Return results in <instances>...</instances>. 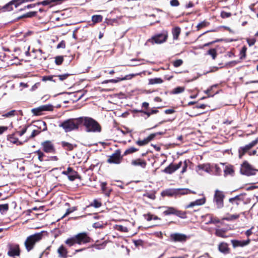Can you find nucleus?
Returning <instances> with one entry per match:
<instances>
[{"label": "nucleus", "instance_id": "1", "mask_svg": "<svg viewBox=\"0 0 258 258\" xmlns=\"http://www.w3.org/2000/svg\"><path fill=\"white\" fill-rule=\"evenodd\" d=\"M91 240V238L86 232H81L67 238L64 243L69 247H71L75 244L82 245L89 243Z\"/></svg>", "mask_w": 258, "mask_h": 258}, {"label": "nucleus", "instance_id": "2", "mask_svg": "<svg viewBox=\"0 0 258 258\" xmlns=\"http://www.w3.org/2000/svg\"><path fill=\"white\" fill-rule=\"evenodd\" d=\"M81 124H83L87 132L100 133L101 126L95 119L89 117H80Z\"/></svg>", "mask_w": 258, "mask_h": 258}, {"label": "nucleus", "instance_id": "3", "mask_svg": "<svg viewBox=\"0 0 258 258\" xmlns=\"http://www.w3.org/2000/svg\"><path fill=\"white\" fill-rule=\"evenodd\" d=\"M81 124L80 117L71 118L63 121L59 125V127H62L66 132H69L78 128Z\"/></svg>", "mask_w": 258, "mask_h": 258}, {"label": "nucleus", "instance_id": "4", "mask_svg": "<svg viewBox=\"0 0 258 258\" xmlns=\"http://www.w3.org/2000/svg\"><path fill=\"white\" fill-rule=\"evenodd\" d=\"M189 193L195 194V192L192 191L187 188H176V189H167L163 190L161 195L163 197H178L181 195H186Z\"/></svg>", "mask_w": 258, "mask_h": 258}, {"label": "nucleus", "instance_id": "5", "mask_svg": "<svg viewBox=\"0 0 258 258\" xmlns=\"http://www.w3.org/2000/svg\"><path fill=\"white\" fill-rule=\"evenodd\" d=\"M42 238V233H36L28 236L24 243L26 249L28 251L31 250L35 244L40 241Z\"/></svg>", "mask_w": 258, "mask_h": 258}, {"label": "nucleus", "instance_id": "6", "mask_svg": "<svg viewBox=\"0 0 258 258\" xmlns=\"http://www.w3.org/2000/svg\"><path fill=\"white\" fill-rule=\"evenodd\" d=\"M225 197L223 191L216 189L215 191L214 202L216 203L218 208H221L223 207V199Z\"/></svg>", "mask_w": 258, "mask_h": 258}, {"label": "nucleus", "instance_id": "7", "mask_svg": "<svg viewBox=\"0 0 258 258\" xmlns=\"http://www.w3.org/2000/svg\"><path fill=\"white\" fill-rule=\"evenodd\" d=\"M258 170L254 169L246 162H245L241 165L240 172L242 174L247 176L255 175Z\"/></svg>", "mask_w": 258, "mask_h": 258}, {"label": "nucleus", "instance_id": "8", "mask_svg": "<svg viewBox=\"0 0 258 258\" xmlns=\"http://www.w3.org/2000/svg\"><path fill=\"white\" fill-rule=\"evenodd\" d=\"M53 106L51 104H45L40 106L38 107L32 109V112L35 115H39L43 111H51L53 110Z\"/></svg>", "mask_w": 258, "mask_h": 258}, {"label": "nucleus", "instance_id": "9", "mask_svg": "<svg viewBox=\"0 0 258 258\" xmlns=\"http://www.w3.org/2000/svg\"><path fill=\"white\" fill-rule=\"evenodd\" d=\"M121 159L122 157L120 155V151L116 150L108 157L107 161L110 164H118L121 162Z\"/></svg>", "mask_w": 258, "mask_h": 258}, {"label": "nucleus", "instance_id": "10", "mask_svg": "<svg viewBox=\"0 0 258 258\" xmlns=\"http://www.w3.org/2000/svg\"><path fill=\"white\" fill-rule=\"evenodd\" d=\"M170 240L173 242H184L186 241L188 237L184 234L174 233L170 234Z\"/></svg>", "mask_w": 258, "mask_h": 258}, {"label": "nucleus", "instance_id": "11", "mask_svg": "<svg viewBox=\"0 0 258 258\" xmlns=\"http://www.w3.org/2000/svg\"><path fill=\"white\" fill-rule=\"evenodd\" d=\"M20 254L19 245L17 244L9 245L8 254L10 256H19Z\"/></svg>", "mask_w": 258, "mask_h": 258}, {"label": "nucleus", "instance_id": "12", "mask_svg": "<svg viewBox=\"0 0 258 258\" xmlns=\"http://www.w3.org/2000/svg\"><path fill=\"white\" fill-rule=\"evenodd\" d=\"M43 150L47 153H54L55 148L53 144L49 141H46L41 143Z\"/></svg>", "mask_w": 258, "mask_h": 258}, {"label": "nucleus", "instance_id": "13", "mask_svg": "<svg viewBox=\"0 0 258 258\" xmlns=\"http://www.w3.org/2000/svg\"><path fill=\"white\" fill-rule=\"evenodd\" d=\"M32 0H13V1L9 3L5 7L3 8L4 11H10L13 10V8L12 6L14 5L15 8H17L20 4L26 1H32Z\"/></svg>", "mask_w": 258, "mask_h": 258}, {"label": "nucleus", "instance_id": "14", "mask_svg": "<svg viewBox=\"0 0 258 258\" xmlns=\"http://www.w3.org/2000/svg\"><path fill=\"white\" fill-rule=\"evenodd\" d=\"M62 174L67 175L69 179L71 181H74L78 176V173L70 167L67 168L66 171H62Z\"/></svg>", "mask_w": 258, "mask_h": 258}, {"label": "nucleus", "instance_id": "15", "mask_svg": "<svg viewBox=\"0 0 258 258\" xmlns=\"http://www.w3.org/2000/svg\"><path fill=\"white\" fill-rule=\"evenodd\" d=\"M182 166V162L181 161L179 162L177 164H170L168 166L164 169V172L167 174H171L180 168Z\"/></svg>", "mask_w": 258, "mask_h": 258}, {"label": "nucleus", "instance_id": "16", "mask_svg": "<svg viewBox=\"0 0 258 258\" xmlns=\"http://www.w3.org/2000/svg\"><path fill=\"white\" fill-rule=\"evenodd\" d=\"M168 35L167 33L159 34L152 38L153 41L157 44L162 43L166 41Z\"/></svg>", "mask_w": 258, "mask_h": 258}, {"label": "nucleus", "instance_id": "17", "mask_svg": "<svg viewBox=\"0 0 258 258\" xmlns=\"http://www.w3.org/2000/svg\"><path fill=\"white\" fill-rule=\"evenodd\" d=\"M156 134H152L143 140H138L136 144L140 146H143L148 144L155 137Z\"/></svg>", "mask_w": 258, "mask_h": 258}, {"label": "nucleus", "instance_id": "18", "mask_svg": "<svg viewBox=\"0 0 258 258\" xmlns=\"http://www.w3.org/2000/svg\"><path fill=\"white\" fill-rule=\"evenodd\" d=\"M159 209H163V214L164 215H174L176 209L172 207L162 206L158 208Z\"/></svg>", "mask_w": 258, "mask_h": 258}, {"label": "nucleus", "instance_id": "19", "mask_svg": "<svg viewBox=\"0 0 258 258\" xmlns=\"http://www.w3.org/2000/svg\"><path fill=\"white\" fill-rule=\"evenodd\" d=\"M231 242L234 248L237 247H243L247 245L249 241L248 240H231Z\"/></svg>", "mask_w": 258, "mask_h": 258}, {"label": "nucleus", "instance_id": "20", "mask_svg": "<svg viewBox=\"0 0 258 258\" xmlns=\"http://www.w3.org/2000/svg\"><path fill=\"white\" fill-rule=\"evenodd\" d=\"M131 164L135 166H139L143 168H145L147 165V163L144 160L139 158L133 160L131 162Z\"/></svg>", "mask_w": 258, "mask_h": 258}, {"label": "nucleus", "instance_id": "21", "mask_svg": "<svg viewBox=\"0 0 258 258\" xmlns=\"http://www.w3.org/2000/svg\"><path fill=\"white\" fill-rule=\"evenodd\" d=\"M57 252L59 257L67 258L68 256V250L63 245H61L58 248Z\"/></svg>", "mask_w": 258, "mask_h": 258}, {"label": "nucleus", "instance_id": "22", "mask_svg": "<svg viewBox=\"0 0 258 258\" xmlns=\"http://www.w3.org/2000/svg\"><path fill=\"white\" fill-rule=\"evenodd\" d=\"M219 250L224 253H227L229 252V248L227 243L225 242H221L219 244L218 246Z\"/></svg>", "mask_w": 258, "mask_h": 258}, {"label": "nucleus", "instance_id": "23", "mask_svg": "<svg viewBox=\"0 0 258 258\" xmlns=\"http://www.w3.org/2000/svg\"><path fill=\"white\" fill-rule=\"evenodd\" d=\"M7 139L12 143L16 144L17 145L22 144V142L19 141L18 139L15 136L14 134L8 135Z\"/></svg>", "mask_w": 258, "mask_h": 258}, {"label": "nucleus", "instance_id": "24", "mask_svg": "<svg viewBox=\"0 0 258 258\" xmlns=\"http://www.w3.org/2000/svg\"><path fill=\"white\" fill-rule=\"evenodd\" d=\"M136 75V74H130V75H126V76H125V77H124L123 78H119L118 80H115V79L108 80V81L110 83H115L118 82L119 81H122V80H130V79H131L132 78L135 77Z\"/></svg>", "mask_w": 258, "mask_h": 258}, {"label": "nucleus", "instance_id": "25", "mask_svg": "<svg viewBox=\"0 0 258 258\" xmlns=\"http://www.w3.org/2000/svg\"><path fill=\"white\" fill-rule=\"evenodd\" d=\"M181 32V29L179 27L174 28L172 30V34L173 38L174 40H177L178 38L179 35Z\"/></svg>", "mask_w": 258, "mask_h": 258}, {"label": "nucleus", "instance_id": "26", "mask_svg": "<svg viewBox=\"0 0 258 258\" xmlns=\"http://www.w3.org/2000/svg\"><path fill=\"white\" fill-rule=\"evenodd\" d=\"M61 146L64 148V149L68 151H72L76 146L68 142L63 141L61 143Z\"/></svg>", "mask_w": 258, "mask_h": 258}, {"label": "nucleus", "instance_id": "27", "mask_svg": "<svg viewBox=\"0 0 258 258\" xmlns=\"http://www.w3.org/2000/svg\"><path fill=\"white\" fill-rule=\"evenodd\" d=\"M163 82V80L160 78H155L149 79V85L161 84Z\"/></svg>", "mask_w": 258, "mask_h": 258}, {"label": "nucleus", "instance_id": "28", "mask_svg": "<svg viewBox=\"0 0 258 258\" xmlns=\"http://www.w3.org/2000/svg\"><path fill=\"white\" fill-rule=\"evenodd\" d=\"M103 17L101 15H93L92 17V21L94 23L100 22L102 21Z\"/></svg>", "mask_w": 258, "mask_h": 258}, {"label": "nucleus", "instance_id": "29", "mask_svg": "<svg viewBox=\"0 0 258 258\" xmlns=\"http://www.w3.org/2000/svg\"><path fill=\"white\" fill-rule=\"evenodd\" d=\"M249 150H250V148H249L247 145L244 147H241L239 150V157L241 158L242 156Z\"/></svg>", "mask_w": 258, "mask_h": 258}, {"label": "nucleus", "instance_id": "30", "mask_svg": "<svg viewBox=\"0 0 258 258\" xmlns=\"http://www.w3.org/2000/svg\"><path fill=\"white\" fill-rule=\"evenodd\" d=\"M139 150L138 149L134 147H131L128 149H127L125 152H124V155H126L128 154L134 153Z\"/></svg>", "mask_w": 258, "mask_h": 258}, {"label": "nucleus", "instance_id": "31", "mask_svg": "<svg viewBox=\"0 0 258 258\" xmlns=\"http://www.w3.org/2000/svg\"><path fill=\"white\" fill-rule=\"evenodd\" d=\"M198 168L203 170L207 172H210V166L208 164L200 165L198 166Z\"/></svg>", "mask_w": 258, "mask_h": 258}, {"label": "nucleus", "instance_id": "32", "mask_svg": "<svg viewBox=\"0 0 258 258\" xmlns=\"http://www.w3.org/2000/svg\"><path fill=\"white\" fill-rule=\"evenodd\" d=\"M9 209V205L8 204L0 205V212L3 214L5 213Z\"/></svg>", "mask_w": 258, "mask_h": 258}, {"label": "nucleus", "instance_id": "33", "mask_svg": "<svg viewBox=\"0 0 258 258\" xmlns=\"http://www.w3.org/2000/svg\"><path fill=\"white\" fill-rule=\"evenodd\" d=\"M210 217V220L206 223L207 224H216L220 222V220L218 219L213 217L211 215H208Z\"/></svg>", "mask_w": 258, "mask_h": 258}, {"label": "nucleus", "instance_id": "34", "mask_svg": "<svg viewBox=\"0 0 258 258\" xmlns=\"http://www.w3.org/2000/svg\"><path fill=\"white\" fill-rule=\"evenodd\" d=\"M175 215L181 218H185L186 217V213L181 211H178L177 209L175 210Z\"/></svg>", "mask_w": 258, "mask_h": 258}, {"label": "nucleus", "instance_id": "35", "mask_svg": "<svg viewBox=\"0 0 258 258\" xmlns=\"http://www.w3.org/2000/svg\"><path fill=\"white\" fill-rule=\"evenodd\" d=\"M206 199L205 197H203L200 199H198L194 201L195 206H201L203 205L205 203Z\"/></svg>", "mask_w": 258, "mask_h": 258}, {"label": "nucleus", "instance_id": "36", "mask_svg": "<svg viewBox=\"0 0 258 258\" xmlns=\"http://www.w3.org/2000/svg\"><path fill=\"white\" fill-rule=\"evenodd\" d=\"M206 199L205 197H203L200 199H198L194 201L195 206H201L203 205L205 203Z\"/></svg>", "mask_w": 258, "mask_h": 258}, {"label": "nucleus", "instance_id": "37", "mask_svg": "<svg viewBox=\"0 0 258 258\" xmlns=\"http://www.w3.org/2000/svg\"><path fill=\"white\" fill-rule=\"evenodd\" d=\"M185 90V88L183 87H177L174 88L172 91L173 94H178L183 92Z\"/></svg>", "mask_w": 258, "mask_h": 258}, {"label": "nucleus", "instance_id": "38", "mask_svg": "<svg viewBox=\"0 0 258 258\" xmlns=\"http://www.w3.org/2000/svg\"><path fill=\"white\" fill-rule=\"evenodd\" d=\"M38 155V160L42 162L43 161V157L45 156V154L40 150L36 151L35 152Z\"/></svg>", "mask_w": 258, "mask_h": 258}, {"label": "nucleus", "instance_id": "39", "mask_svg": "<svg viewBox=\"0 0 258 258\" xmlns=\"http://www.w3.org/2000/svg\"><path fill=\"white\" fill-rule=\"evenodd\" d=\"M102 205L101 203L97 200H94L93 202L90 204V206L94 207L96 208L101 207Z\"/></svg>", "mask_w": 258, "mask_h": 258}, {"label": "nucleus", "instance_id": "40", "mask_svg": "<svg viewBox=\"0 0 258 258\" xmlns=\"http://www.w3.org/2000/svg\"><path fill=\"white\" fill-rule=\"evenodd\" d=\"M16 112V110H13L6 113L3 114L2 116L5 117H11L12 116H15Z\"/></svg>", "mask_w": 258, "mask_h": 258}, {"label": "nucleus", "instance_id": "41", "mask_svg": "<svg viewBox=\"0 0 258 258\" xmlns=\"http://www.w3.org/2000/svg\"><path fill=\"white\" fill-rule=\"evenodd\" d=\"M215 234L217 236H219L223 238H225L227 237L224 234V231L221 229H217L215 232Z\"/></svg>", "mask_w": 258, "mask_h": 258}, {"label": "nucleus", "instance_id": "42", "mask_svg": "<svg viewBox=\"0 0 258 258\" xmlns=\"http://www.w3.org/2000/svg\"><path fill=\"white\" fill-rule=\"evenodd\" d=\"M105 23L107 25H113L114 23H117L118 21L117 19H106Z\"/></svg>", "mask_w": 258, "mask_h": 258}, {"label": "nucleus", "instance_id": "43", "mask_svg": "<svg viewBox=\"0 0 258 258\" xmlns=\"http://www.w3.org/2000/svg\"><path fill=\"white\" fill-rule=\"evenodd\" d=\"M63 61V57L62 56H57L55 57V63L57 65H60Z\"/></svg>", "mask_w": 258, "mask_h": 258}, {"label": "nucleus", "instance_id": "44", "mask_svg": "<svg viewBox=\"0 0 258 258\" xmlns=\"http://www.w3.org/2000/svg\"><path fill=\"white\" fill-rule=\"evenodd\" d=\"M208 54L211 55L213 59H215L217 56V52L215 49H209L208 51Z\"/></svg>", "mask_w": 258, "mask_h": 258}, {"label": "nucleus", "instance_id": "45", "mask_svg": "<svg viewBox=\"0 0 258 258\" xmlns=\"http://www.w3.org/2000/svg\"><path fill=\"white\" fill-rule=\"evenodd\" d=\"M101 189L102 191L105 193L107 196L109 194V190H107L106 187V182H102L101 184Z\"/></svg>", "mask_w": 258, "mask_h": 258}, {"label": "nucleus", "instance_id": "46", "mask_svg": "<svg viewBox=\"0 0 258 258\" xmlns=\"http://www.w3.org/2000/svg\"><path fill=\"white\" fill-rule=\"evenodd\" d=\"M246 41L247 42V43L248 44L249 46H251L252 45H253L255 42H256V40L255 38H247L246 39Z\"/></svg>", "mask_w": 258, "mask_h": 258}, {"label": "nucleus", "instance_id": "47", "mask_svg": "<svg viewBox=\"0 0 258 258\" xmlns=\"http://www.w3.org/2000/svg\"><path fill=\"white\" fill-rule=\"evenodd\" d=\"M231 16V14L230 13L226 12L224 11H222L221 13V17L222 18H229Z\"/></svg>", "mask_w": 258, "mask_h": 258}, {"label": "nucleus", "instance_id": "48", "mask_svg": "<svg viewBox=\"0 0 258 258\" xmlns=\"http://www.w3.org/2000/svg\"><path fill=\"white\" fill-rule=\"evenodd\" d=\"M183 63V61L181 59H177L173 62V66L175 67H178L180 66Z\"/></svg>", "mask_w": 258, "mask_h": 258}, {"label": "nucleus", "instance_id": "49", "mask_svg": "<svg viewBox=\"0 0 258 258\" xmlns=\"http://www.w3.org/2000/svg\"><path fill=\"white\" fill-rule=\"evenodd\" d=\"M69 74H64L58 75L56 77L58 78V79L60 81H63V80H66L69 77Z\"/></svg>", "mask_w": 258, "mask_h": 258}, {"label": "nucleus", "instance_id": "50", "mask_svg": "<svg viewBox=\"0 0 258 258\" xmlns=\"http://www.w3.org/2000/svg\"><path fill=\"white\" fill-rule=\"evenodd\" d=\"M257 143H258V138L256 139L255 140L253 141L252 142H251V143H250L249 144L247 145V146L250 149L252 147H253L255 145H256L257 144Z\"/></svg>", "mask_w": 258, "mask_h": 258}, {"label": "nucleus", "instance_id": "51", "mask_svg": "<svg viewBox=\"0 0 258 258\" xmlns=\"http://www.w3.org/2000/svg\"><path fill=\"white\" fill-rule=\"evenodd\" d=\"M66 47V43L65 41L63 40H62L61 42H60L57 45L56 48L57 49L59 48H64Z\"/></svg>", "mask_w": 258, "mask_h": 258}, {"label": "nucleus", "instance_id": "52", "mask_svg": "<svg viewBox=\"0 0 258 258\" xmlns=\"http://www.w3.org/2000/svg\"><path fill=\"white\" fill-rule=\"evenodd\" d=\"M153 215L150 213L144 215V218L148 221L152 220L153 219Z\"/></svg>", "mask_w": 258, "mask_h": 258}, {"label": "nucleus", "instance_id": "53", "mask_svg": "<svg viewBox=\"0 0 258 258\" xmlns=\"http://www.w3.org/2000/svg\"><path fill=\"white\" fill-rule=\"evenodd\" d=\"M217 87L216 85L211 86L210 89H208L206 91H205V93L206 94L208 95L209 96H213L214 95L211 94V91L212 90V89L214 87Z\"/></svg>", "mask_w": 258, "mask_h": 258}, {"label": "nucleus", "instance_id": "54", "mask_svg": "<svg viewBox=\"0 0 258 258\" xmlns=\"http://www.w3.org/2000/svg\"><path fill=\"white\" fill-rule=\"evenodd\" d=\"M170 3L172 7H177L179 5V3L178 0H171Z\"/></svg>", "mask_w": 258, "mask_h": 258}, {"label": "nucleus", "instance_id": "55", "mask_svg": "<svg viewBox=\"0 0 258 258\" xmlns=\"http://www.w3.org/2000/svg\"><path fill=\"white\" fill-rule=\"evenodd\" d=\"M40 133V131L38 130H33L32 132L31 135L30 136V138H33L35 137L36 135H38Z\"/></svg>", "mask_w": 258, "mask_h": 258}, {"label": "nucleus", "instance_id": "56", "mask_svg": "<svg viewBox=\"0 0 258 258\" xmlns=\"http://www.w3.org/2000/svg\"><path fill=\"white\" fill-rule=\"evenodd\" d=\"M28 126L24 127L22 131L18 132V134L20 136H22L23 135H24L27 130Z\"/></svg>", "mask_w": 258, "mask_h": 258}, {"label": "nucleus", "instance_id": "57", "mask_svg": "<svg viewBox=\"0 0 258 258\" xmlns=\"http://www.w3.org/2000/svg\"><path fill=\"white\" fill-rule=\"evenodd\" d=\"M117 229L122 232H126L127 231V228L126 227L121 225L118 226Z\"/></svg>", "mask_w": 258, "mask_h": 258}, {"label": "nucleus", "instance_id": "58", "mask_svg": "<svg viewBox=\"0 0 258 258\" xmlns=\"http://www.w3.org/2000/svg\"><path fill=\"white\" fill-rule=\"evenodd\" d=\"M8 127L5 126H0V135L3 134L5 132L7 131Z\"/></svg>", "mask_w": 258, "mask_h": 258}, {"label": "nucleus", "instance_id": "59", "mask_svg": "<svg viewBox=\"0 0 258 258\" xmlns=\"http://www.w3.org/2000/svg\"><path fill=\"white\" fill-rule=\"evenodd\" d=\"M206 26V22H202L200 23H199L198 25H197V28L198 29H200L203 27H204Z\"/></svg>", "mask_w": 258, "mask_h": 258}, {"label": "nucleus", "instance_id": "60", "mask_svg": "<svg viewBox=\"0 0 258 258\" xmlns=\"http://www.w3.org/2000/svg\"><path fill=\"white\" fill-rule=\"evenodd\" d=\"M247 48L246 47L244 46L242 50H241V53L242 54V57H245V53L246 51Z\"/></svg>", "mask_w": 258, "mask_h": 258}, {"label": "nucleus", "instance_id": "61", "mask_svg": "<svg viewBox=\"0 0 258 258\" xmlns=\"http://www.w3.org/2000/svg\"><path fill=\"white\" fill-rule=\"evenodd\" d=\"M183 164V167H182V170L181 171V173H183L186 170V168H187L186 161H185L183 163H182V165Z\"/></svg>", "mask_w": 258, "mask_h": 258}, {"label": "nucleus", "instance_id": "62", "mask_svg": "<svg viewBox=\"0 0 258 258\" xmlns=\"http://www.w3.org/2000/svg\"><path fill=\"white\" fill-rule=\"evenodd\" d=\"M52 76H44L42 78V81H46L47 80L52 81Z\"/></svg>", "mask_w": 258, "mask_h": 258}, {"label": "nucleus", "instance_id": "63", "mask_svg": "<svg viewBox=\"0 0 258 258\" xmlns=\"http://www.w3.org/2000/svg\"><path fill=\"white\" fill-rule=\"evenodd\" d=\"M196 206L194 201L189 203V204L186 205L185 207V209H188Z\"/></svg>", "mask_w": 258, "mask_h": 258}, {"label": "nucleus", "instance_id": "64", "mask_svg": "<svg viewBox=\"0 0 258 258\" xmlns=\"http://www.w3.org/2000/svg\"><path fill=\"white\" fill-rule=\"evenodd\" d=\"M175 112V110L173 109H168L165 110V113L166 114H172Z\"/></svg>", "mask_w": 258, "mask_h": 258}]
</instances>
